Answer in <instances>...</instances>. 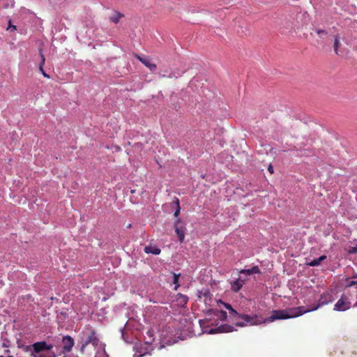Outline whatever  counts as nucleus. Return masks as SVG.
Segmentation results:
<instances>
[{
	"instance_id": "nucleus-1",
	"label": "nucleus",
	"mask_w": 357,
	"mask_h": 357,
	"mask_svg": "<svg viewBox=\"0 0 357 357\" xmlns=\"http://www.w3.org/2000/svg\"><path fill=\"white\" fill-rule=\"evenodd\" d=\"M57 347V343H52L47 344V342H36L32 345L29 346V350L30 348L32 349L31 357H57L55 351H52L53 348Z\"/></svg>"
},
{
	"instance_id": "nucleus-2",
	"label": "nucleus",
	"mask_w": 357,
	"mask_h": 357,
	"mask_svg": "<svg viewBox=\"0 0 357 357\" xmlns=\"http://www.w3.org/2000/svg\"><path fill=\"white\" fill-rule=\"evenodd\" d=\"M307 312V310H305V307H296L291 309L274 310L273 314L266 318L268 322L271 323L279 319H291L300 317Z\"/></svg>"
},
{
	"instance_id": "nucleus-3",
	"label": "nucleus",
	"mask_w": 357,
	"mask_h": 357,
	"mask_svg": "<svg viewBox=\"0 0 357 357\" xmlns=\"http://www.w3.org/2000/svg\"><path fill=\"white\" fill-rule=\"evenodd\" d=\"M77 344H102L96 331L91 326L83 328L82 331L78 335Z\"/></svg>"
},
{
	"instance_id": "nucleus-4",
	"label": "nucleus",
	"mask_w": 357,
	"mask_h": 357,
	"mask_svg": "<svg viewBox=\"0 0 357 357\" xmlns=\"http://www.w3.org/2000/svg\"><path fill=\"white\" fill-rule=\"evenodd\" d=\"M79 347L81 357H103L104 349L102 344H77Z\"/></svg>"
},
{
	"instance_id": "nucleus-5",
	"label": "nucleus",
	"mask_w": 357,
	"mask_h": 357,
	"mask_svg": "<svg viewBox=\"0 0 357 357\" xmlns=\"http://www.w3.org/2000/svg\"><path fill=\"white\" fill-rule=\"evenodd\" d=\"M240 319H243V322H236V326L244 327L245 326H258L265 324L267 319L258 314H241Z\"/></svg>"
},
{
	"instance_id": "nucleus-6",
	"label": "nucleus",
	"mask_w": 357,
	"mask_h": 357,
	"mask_svg": "<svg viewBox=\"0 0 357 357\" xmlns=\"http://www.w3.org/2000/svg\"><path fill=\"white\" fill-rule=\"evenodd\" d=\"M55 342L57 343V347H55V349H56V352L59 353V354L70 352L74 346L73 338L68 335L63 336L61 340L63 344L62 347L59 345V340L57 338L54 339V340L52 342V343Z\"/></svg>"
},
{
	"instance_id": "nucleus-7",
	"label": "nucleus",
	"mask_w": 357,
	"mask_h": 357,
	"mask_svg": "<svg viewBox=\"0 0 357 357\" xmlns=\"http://www.w3.org/2000/svg\"><path fill=\"white\" fill-rule=\"evenodd\" d=\"M351 307V302L347 296L342 294L334 305V310L337 312H344Z\"/></svg>"
},
{
	"instance_id": "nucleus-8",
	"label": "nucleus",
	"mask_w": 357,
	"mask_h": 357,
	"mask_svg": "<svg viewBox=\"0 0 357 357\" xmlns=\"http://www.w3.org/2000/svg\"><path fill=\"white\" fill-rule=\"evenodd\" d=\"M332 300V294H331L330 292H325L321 295V298H319V303H317V305H314L312 307L305 310H308V312H313L317 310L319 307L331 303Z\"/></svg>"
},
{
	"instance_id": "nucleus-9",
	"label": "nucleus",
	"mask_w": 357,
	"mask_h": 357,
	"mask_svg": "<svg viewBox=\"0 0 357 357\" xmlns=\"http://www.w3.org/2000/svg\"><path fill=\"white\" fill-rule=\"evenodd\" d=\"M174 229H176V233L177 236H178L180 243H182L185 238V227L183 225L182 222L179 219L174 223Z\"/></svg>"
},
{
	"instance_id": "nucleus-10",
	"label": "nucleus",
	"mask_w": 357,
	"mask_h": 357,
	"mask_svg": "<svg viewBox=\"0 0 357 357\" xmlns=\"http://www.w3.org/2000/svg\"><path fill=\"white\" fill-rule=\"evenodd\" d=\"M135 57L137 60L141 61L142 63H143L144 65V66H146L149 70H151V71H154L155 70V68H157L155 64L152 63L151 61H150L149 59L146 56H142L139 54H136Z\"/></svg>"
},
{
	"instance_id": "nucleus-11",
	"label": "nucleus",
	"mask_w": 357,
	"mask_h": 357,
	"mask_svg": "<svg viewBox=\"0 0 357 357\" xmlns=\"http://www.w3.org/2000/svg\"><path fill=\"white\" fill-rule=\"evenodd\" d=\"M244 284V280L243 279L238 278L232 282H231V290L234 292H238Z\"/></svg>"
},
{
	"instance_id": "nucleus-12",
	"label": "nucleus",
	"mask_w": 357,
	"mask_h": 357,
	"mask_svg": "<svg viewBox=\"0 0 357 357\" xmlns=\"http://www.w3.org/2000/svg\"><path fill=\"white\" fill-rule=\"evenodd\" d=\"M260 273L261 271H259L258 266H252V268L250 269H243L240 271L241 274H245L246 275H250L251 274H259Z\"/></svg>"
},
{
	"instance_id": "nucleus-13",
	"label": "nucleus",
	"mask_w": 357,
	"mask_h": 357,
	"mask_svg": "<svg viewBox=\"0 0 357 357\" xmlns=\"http://www.w3.org/2000/svg\"><path fill=\"white\" fill-rule=\"evenodd\" d=\"M144 251L145 253H146L148 255L153 254L155 255H160V250L158 248L153 246V245H149V246L144 247Z\"/></svg>"
},
{
	"instance_id": "nucleus-14",
	"label": "nucleus",
	"mask_w": 357,
	"mask_h": 357,
	"mask_svg": "<svg viewBox=\"0 0 357 357\" xmlns=\"http://www.w3.org/2000/svg\"><path fill=\"white\" fill-rule=\"evenodd\" d=\"M123 17V14L118 11H114L113 14H112V15L109 17V20H110V22L114 24H117L119 23V20H121V19Z\"/></svg>"
},
{
	"instance_id": "nucleus-15",
	"label": "nucleus",
	"mask_w": 357,
	"mask_h": 357,
	"mask_svg": "<svg viewBox=\"0 0 357 357\" xmlns=\"http://www.w3.org/2000/svg\"><path fill=\"white\" fill-rule=\"evenodd\" d=\"M326 259V255H322L319 258L314 259L308 263V266L311 267L318 266L319 264Z\"/></svg>"
},
{
	"instance_id": "nucleus-16",
	"label": "nucleus",
	"mask_w": 357,
	"mask_h": 357,
	"mask_svg": "<svg viewBox=\"0 0 357 357\" xmlns=\"http://www.w3.org/2000/svg\"><path fill=\"white\" fill-rule=\"evenodd\" d=\"M340 36L339 33H337V34H335L334 36V45H333V47H334L335 54H337V55L338 54V49L340 47Z\"/></svg>"
},
{
	"instance_id": "nucleus-17",
	"label": "nucleus",
	"mask_w": 357,
	"mask_h": 357,
	"mask_svg": "<svg viewBox=\"0 0 357 357\" xmlns=\"http://www.w3.org/2000/svg\"><path fill=\"white\" fill-rule=\"evenodd\" d=\"M177 301H179L180 304L181 305H185L187 304V302L188 301V298L185 295H183L181 294H177Z\"/></svg>"
},
{
	"instance_id": "nucleus-18",
	"label": "nucleus",
	"mask_w": 357,
	"mask_h": 357,
	"mask_svg": "<svg viewBox=\"0 0 357 357\" xmlns=\"http://www.w3.org/2000/svg\"><path fill=\"white\" fill-rule=\"evenodd\" d=\"M355 285H357V280H352L350 278L345 279V287H352Z\"/></svg>"
},
{
	"instance_id": "nucleus-19",
	"label": "nucleus",
	"mask_w": 357,
	"mask_h": 357,
	"mask_svg": "<svg viewBox=\"0 0 357 357\" xmlns=\"http://www.w3.org/2000/svg\"><path fill=\"white\" fill-rule=\"evenodd\" d=\"M218 329H219L220 332L228 333V332L233 331V327L231 326H228V325H223V326L218 328Z\"/></svg>"
},
{
	"instance_id": "nucleus-20",
	"label": "nucleus",
	"mask_w": 357,
	"mask_h": 357,
	"mask_svg": "<svg viewBox=\"0 0 357 357\" xmlns=\"http://www.w3.org/2000/svg\"><path fill=\"white\" fill-rule=\"evenodd\" d=\"M316 33L317 35H319V38H323L324 37L326 36L328 34L327 31H324L321 29H316Z\"/></svg>"
},
{
	"instance_id": "nucleus-21",
	"label": "nucleus",
	"mask_w": 357,
	"mask_h": 357,
	"mask_svg": "<svg viewBox=\"0 0 357 357\" xmlns=\"http://www.w3.org/2000/svg\"><path fill=\"white\" fill-rule=\"evenodd\" d=\"M43 64H45V56L43 54H41V63H40V70H41L43 75H44L45 77H48L47 73H45V71H43Z\"/></svg>"
},
{
	"instance_id": "nucleus-22",
	"label": "nucleus",
	"mask_w": 357,
	"mask_h": 357,
	"mask_svg": "<svg viewBox=\"0 0 357 357\" xmlns=\"http://www.w3.org/2000/svg\"><path fill=\"white\" fill-rule=\"evenodd\" d=\"M240 315L241 314H238V313L235 310H231L229 311V317L233 318V319L235 321L237 318L239 319Z\"/></svg>"
},
{
	"instance_id": "nucleus-23",
	"label": "nucleus",
	"mask_w": 357,
	"mask_h": 357,
	"mask_svg": "<svg viewBox=\"0 0 357 357\" xmlns=\"http://www.w3.org/2000/svg\"><path fill=\"white\" fill-rule=\"evenodd\" d=\"M174 203L176 204V210L174 211V216L177 217L180 214V205H179V199L178 198H176V200H174Z\"/></svg>"
},
{
	"instance_id": "nucleus-24",
	"label": "nucleus",
	"mask_w": 357,
	"mask_h": 357,
	"mask_svg": "<svg viewBox=\"0 0 357 357\" xmlns=\"http://www.w3.org/2000/svg\"><path fill=\"white\" fill-rule=\"evenodd\" d=\"M180 274L174 273V284H176V287L174 289H177V287H179L178 284V280H179Z\"/></svg>"
},
{
	"instance_id": "nucleus-25",
	"label": "nucleus",
	"mask_w": 357,
	"mask_h": 357,
	"mask_svg": "<svg viewBox=\"0 0 357 357\" xmlns=\"http://www.w3.org/2000/svg\"><path fill=\"white\" fill-rule=\"evenodd\" d=\"M219 303L222 305L225 306V309L228 310V311H230L231 310H234L233 307L231 306L229 303H225L223 301H219Z\"/></svg>"
},
{
	"instance_id": "nucleus-26",
	"label": "nucleus",
	"mask_w": 357,
	"mask_h": 357,
	"mask_svg": "<svg viewBox=\"0 0 357 357\" xmlns=\"http://www.w3.org/2000/svg\"><path fill=\"white\" fill-rule=\"evenodd\" d=\"M227 317V313L224 311L220 312V316L219 318L222 319V321L225 320Z\"/></svg>"
},
{
	"instance_id": "nucleus-27",
	"label": "nucleus",
	"mask_w": 357,
	"mask_h": 357,
	"mask_svg": "<svg viewBox=\"0 0 357 357\" xmlns=\"http://www.w3.org/2000/svg\"><path fill=\"white\" fill-rule=\"evenodd\" d=\"M268 172H270L271 174H273V167H272V165H269L268 168Z\"/></svg>"
},
{
	"instance_id": "nucleus-28",
	"label": "nucleus",
	"mask_w": 357,
	"mask_h": 357,
	"mask_svg": "<svg viewBox=\"0 0 357 357\" xmlns=\"http://www.w3.org/2000/svg\"><path fill=\"white\" fill-rule=\"evenodd\" d=\"M146 334H148L149 337H152V336H153V331L149 330L148 332H146Z\"/></svg>"
},
{
	"instance_id": "nucleus-29",
	"label": "nucleus",
	"mask_w": 357,
	"mask_h": 357,
	"mask_svg": "<svg viewBox=\"0 0 357 357\" xmlns=\"http://www.w3.org/2000/svg\"><path fill=\"white\" fill-rule=\"evenodd\" d=\"M351 252L352 253H356L357 252V246L355 247V248H353V249L351 250Z\"/></svg>"
},
{
	"instance_id": "nucleus-30",
	"label": "nucleus",
	"mask_w": 357,
	"mask_h": 357,
	"mask_svg": "<svg viewBox=\"0 0 357 357\" xmlns=\"http://www.w3.org/2000/svg\"><path fill=\"white\" fill-rule=\"evenodd\" d=\"M350 278H351V279L357 278V273H355L354 275H353L352 277H351Z\"/></svg>"
},
{
	"instance_id": "nucleus-31",
	"label": "nucleus",
	"mask_w": 357,
	"mask_h": 357,
	"mask_svg": "<svg viewBox=\"0 0 357 357\" xmlns=\"http://www.w3.org/2000/svg\"><path fill=\"white\" fill-rule=\"evenodd\" d=\"M214 333H215V330L214 329H212V330L210 331V333L211 334H213Z\"/></svg>"
},
{
	"instance_id": "nucleus-32",
	"label": "nucleus",
	"mask_w": 357,
	"mask_h": 357,
	"mask_svg": "<svg viewBox=\"0 0 357 357\" xmlns=\"http://www.w3.org/2000/svg\"><path fill=\"white\" fill-rule=\"evenodd\" d=\"M0 357H5L4 356H0ZM8 357H13V356H9Z\"/></svg>"
},
{
	"instance_id": "nucleus-33",
	"label": "nucleus",
	"mask_w": 357,
	"mask_h": 357,
	"mask_svg": "<svg viewBox=\"0 0 357 357\" xmlns=\"http://www.w3.org/2000/svg\"><path fill=\"white\" fill-rule=\"evenodd\" d=\"M6 353H8V352H9V350H8V349H6Z\"/></svg>"
},
{
	"instance_id": "nucleus-34",
	"label": "nucleus",
	"mask_w": 357,
	"mask_h": 357,
	"mask_svg": "<svg viewBox=\"0 0 357 357\" xmlns=\"http://www.w3.org/2000/svg\"><path fill=\"white\" fill-rule=\"evenodd\" d=\"M12 28H13V29L15 30V26H12Z\"/></svg>"
},
{
	"instance_id": "nucleus-35",
	"label": "nucleus",
	"mask_w": 357,
	"mask_h": 357,
	"mask_svg": "<svg viewBox=\"0 0 357 357\" xmlns=\"http://www.w3.org/2000/svg\"><path fill=\"white\" fill-rule=\"evenodd\" d=\"M64 357H66V356H64Z\"/></svg>"
}]
</instances>
